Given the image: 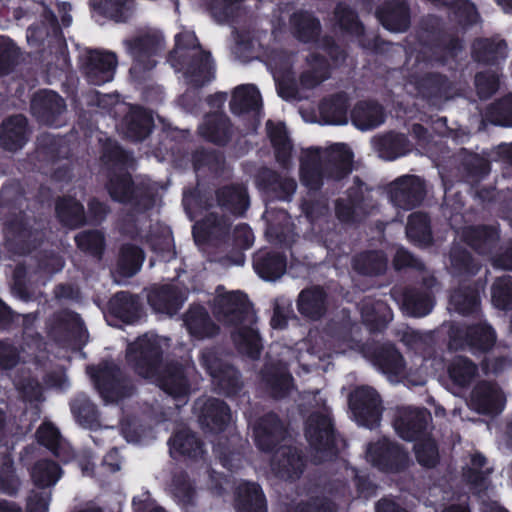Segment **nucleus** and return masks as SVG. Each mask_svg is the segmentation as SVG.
<instances>
[{"mask_svg":"<svg viewBox=\"0 0 512 512\" xmlns=\"http://www.w3.org/2000/svg\"><path fill=\"white\" fill-rule=\"evenodd\" d=\"M168 347L167 338L148 333L129 345L127 360L140 376L152 380L174 400L185 404L196 390L195 368L193 363L162 367L161 356Z\"/></svg>","mask_w":512,"mask_h":512,"instance_id":"1","label":"nucleus"},{"mask_svg":"<svg viewBox=\"0 0 512 512\" xmlns=\"http://www.w3.org/2000/svg\"><path fill=\"white\" fill-rule=\"evenodd\" d=\"M213 311L220 322L230 327L232 340L238 350L252 359L258 358L261 344L253 326L256 317L246 296L238 291L221 293L218 289Z\"/></svg>","mask_w":512,"mask_h":512,"instance_id":"2","label":"nucleus"},{"mask_svg":"<svg viewBox=\"0 0 512 512\" xmlns=\"http://www.w3.org/2000/svg\"><path fill=\"white\" fill-rule=\"evenodd\" d=\"M352 159L350 148L341 143L325 150L308 149L301 158V182L310 190H318L325 179L341 180L351 172Z\"/></svg>","mask_w":512,"mask_h":512,"instance_id":"3","label":"nucleus"},{"mask_svg":"<svg viewBox=\"0 0 512 512\" xmlns=\"http://www.w3.org/2000/svg\"><path fill=\"white\" fill-rule=\"evenodd\" d=\"M170 62L176 71H182L186 81L200 87L213 78V64L208 52L202 50L195 34L184 31L176 36V45Z\"/></svg>","mask_w":512,"mask_h":512,"instance_id":"4","label":"nucleus"},{"mask_svg":"<svg viewBox=\"0 0 512 512\" xmlns=\"http://www.w3.org/2000/svg\"><path fill=\"white\" fill-rule=\"evenodd\" d=\"M107 188L112 199L134 206L135 212L129 213L124 220V229L128 233H133L130 226L134 225L136 232L140 233L142 227L138 228V224L143 225L147 222L145 211L153 204L152 192L142 185H133L127 173L112 176Z\"/></svg>","mask_w":512,"mask_h":512,"instance_id":"5","label":"nucleus"},{"mask_svg":"<svg viewBox=\"0 0 512 512\" xmlns=\"http://www.w3.org/2000/svg\"><path fill=\"white\" fill-rule=\"evenodd\" d=\"M123 43L134 60L130 73L135 77H140L142 73L153 69L157 63L155 58L165 47L163 35L152 29L140 32Z\"/></svg>","mask_w":512,"mask_h":512,"instance_id":"6","label":"nucleus"},{"mask_svg":"<svg viewBox=\"0 0 512 512\" xmlns=\"http://www.w3.org/2000/svg\"><path fill=\"white\" fill-rule=\"evenodd\" d=\"M318 410L313 411L305 424V436L311 447L321 453L316 461L320 462L334 454V430L325 400L315 399Z\"/></svg>","mask_w":512,"mask_h":512,"instance_id":"7","label":"nucleus"},{"mask_svg":"<svg viewBox=\"0 0 512 512\" xmlns=\"http://www.w3.org/2000/svg\"><path fill=\"white\" fill-rule=\"evenodd\" d=\"M88 373L93 378L97 390L106 403L117 402L133 392V387L122 376L120 369L113 362L103 363L98 370L90 367Z\"/></svg>","mask_w":512,"mask_h":512,"instance_id":"8","label":"nucleus"},{"mask_svg":"<svg viewBox=\"0 0 512 512\" xmlns=\"http://www.w3.org/2000/svg\"><path fill=\"white\" fill-rule=\"evenodd\" d=\"M199 362L209 373L213 384L220 393L234 395L241 389V381L238 372L232 366L224 363L215 349H203L199 357Z\"/></svg>","mask_w":512,"mask_h":512,"instance_id":"9","label":"nucleus"},{"mask_svg":"<svg viewBox=\"0 0 512 512\" xmlns=\"http://www.w3.org/2000/svg\"><path fill=\"white\" fill-rule=\"evenodd\" d=\"M349 407L359 425L370 429L379 425L383 408L380 396L373 388H356L349 396Z\"/></svg>","mask_w":512,"mask_h":512,"instance_id":"10","label":"nucleus"},{"mask_svg":"<svg viewBox=\"0 0 512 512\" xmlns=\"http://www.w3.org/2000/svg\"><path fill=\"white\" fill-rule=\"evenodd\" d=\"M366 457L373 466L387 472H398L409 463L407 452L386 438L370 444Z\"/></svg>","mask_w":512,"mask_h":512,"instance_id":"11","label":"nucleus"},{"mask_svg":"<svg viewBox=\"0 0 512 512\" xmlns=\"http://www.w3.org/2000/svg\"><path fill=\"white\" fill-rule=\"evenodd\" d=\"M430 419V413L425 409L401 407L397 409L394 427L401 438L413 441L424 435Z\"/></svg>","mask_w":512,"mask_h":512,"instance_id":"12","label":"nucleus"},{"mask_svg":"<svg viewBox=\"0 0 512 512\" xmlns=\"http://www.w3.org/2000/svg\"><path fill=\"white\" fill-rule=\"evenodd\" d=\"M425 196L424 182L417 176L406 175L398 178L390 186V199L393 204L405 210L419 205Z\"/></svg>","mask_w":512,"mask_h":512,"instance_id":"13","label":"nucleus"},{"mask_svg":"<svg viewBox=\"0 0 512 512\" xmlns=\"http://www.w3.org/2000/svg\"><path fill=\"white\" fill-rule=\"evenodd\" d=\"M117 67L115 53L108 51H91L87 57L85 74L93 85H101L114 78Z\"/></svg>","mask_w":512,"mask_h":512,"instance_id":"14","label":"nucleus"},{"mask_svg":"<svg viewBox=\"0 0 512 512\" xmlns=\"http://www.w3.org/2000/svg\"><path fill=\"white\" fill-rule=\"evenodd\" d=\"M187 289L176 285H164L154 288L148 295V302L158 313L174 315L187 299Z\"/></svg>","mask_w":512,"mask_h":512,"instance_id":"15","label":"nucleus"},{"mask_svg":"<svg viewBox=\"0 0 512 512\" xmlns=\"http://www.w3.org/2000/svg\"><path fill=\"white\" fill-rule=\"evenodd\" d=\"M195 409L199 411L201 425L211 431L222 430L231 419L228 406L218 399H198Z\"/></svg>","mask_w":512,"mask_h":512,"instance_id":"16","label":"nucleus"},{"mask_svg":"<svg viewBox=\"0 0 512 512\" xmlns=\"http://www.w3.org/2000/svg\"><path fill=\"white\" fill-rule=\"evenodd\" d=\"M66 109L62 97L53 91H41L34 95L31 102L33 114L41 121L49 125H57V117Z\"/></svg>","mask_w":512,"mask_h":512,"instance_id":"17","label":"nucleus"},{"mask_svg":"<svg viewBox=\"0 0 512 512\" xmlns=\"http://www.w3.org/2000/svg\"><path fill=\"white\" fill-rule=\"evenodd\" d=\"M50 334L59 341H83L86 331L79 316L69 311L57 314L49 328Z\"/></svg>","mask_w":512,"mask_h":512,"instance_id":"18","label":"nucleus"},{"mask_svg":"<svg viewBox=\"0 0 512 512\" xmlns=\"http://www.w3.org/2000/svg\"><path fill=\"white\" fill-rule=\"evenodd\" d=\"M505 397L501 390L494 384L480 383L471 394V406L479 413L497 414L501 412Z\"/></svg>","mask_w":512,"mask_h":512,"instance_id":"19","label":"nucleus"},{"mask_svg":"<svg viewBox=\"0 0 512 512\" xmlns=\"http://www.w3.org/2000/svg\"><path fill=\"white\" fill-rule=\"evenodd\" d=\"M254 439L259 449L270 451L284 439V428L275 414H267L254 425Z\"/></svg>","mask_w":512,"mask_h":512,"instance_id":"20","label":"nucleus"},{"mask_svg":"<svg viewBox=\"0 0 512 512\" xmlns=\"http://www.w3.org/2000/svg\"><path fill=\"white\" fill-rule=\"evenodd\" d=\"M272 469L282 479H296L303 471V460L297 449L290 446L278 448L272 458Z\"/></svg>","mask_w":512,"mask_h":512,"instance_id":"21","label":"nucleus"},{"mask_svg":"<svg viewBox=\"0 0 512 512\" xmlns=\"http://www.w3.org/2000/svg\"><path fill=\"white\" fill-rule=\"evenodd\" d=\"M264 388L275 398L283 397L292 387V378L287 372L286 364H268L261 373Z\"/></svg>","mask_w":512,"mask_h":512,"instance_id":"22","label":"nucleus"},{"mask_svg":"<svg viewBox=\"0 0 512 512\" xmlns=\"http://www.w3.org/2000/svg\"><path fill=\"white\" fill-rule=\"evenodd\" d=\"M377 18L389 31L403 32L410 24L409 11L403 1L387 2L377 11Z\"/></svg>","mask_w":512,"mask_h":512,"instance_id":"23","label":"nucleus"},{"mask_svg":"<svg viewBox=\"0 0 512 512\" xmlns=\"http://www.w3.org/2000/svg\"><path fill=\"white\" fill-rule=\"evenodd\" d=\"M27 140V123L22 115L12 116L0 127V144L6 150L16 151L24 146Z\"/></svg>","mask_w":512,"mask_h":512,"instance_id":"24","label":"nucleus"},{"mask_svg":"<svg viewBox=\"0 0 512 512\" xmlns=\"http://www.w3.org/2000/svg\"><path fill=\"white\" fill-rule=\"evenodd\" d=\"M183 321L189 334L197 339L213 337L219 330L203 307L190 308L184 315Z\"/></svg>","mask_w":512,"mask_h":512,"instance_id":"25","label":"nucleus"},{"mask_svg":"<svg viewBox=\"0 0 512 512\" xmlns=\"http://www.w3.org/2000/svg\"><path fill=\"white\" fill-rule=\"evenodd\" d=\"M238 512H266V500L259 485L241 482L236 491Z\"/></svg>","mask_w":512,"mask_h":512,"instance_id":"26","label":"nucleus"},{"mask_svg":"<svg viewBox=\"0 0 512 512\" xmlns=\"http://www.w3.org/2000/svg\"><path fill=\"white\" fill-rule=\"evenodd\" d=\"M351 120L357 129L366 131L381 125L385 120V115L382 107L378 104L361 102L354 107Z\"/></svg>","mask_w":512,"mask_h":512,"instance_id":"27","label":"nucleus"},{"mask_svg":"<svg viewBox=\"0 0 512 512\" xmlns=\"http://www.w3.org/2000/svg\"><path fill=\"white\" fill-rule=\"evenodd\" d=\"M325 298V292L320 287L303 290L298 297V310L305 317L317 320L326 311Z\"/></svg>","mask_w":512,"mask_h":512,"instance_id":"28","label":"nucleus"},{"mask_svg":"<svg viewBox=\"0 0 512 512\" xmlns=\"http://www.w3.org/2000/svg\"><path fill=\"white\" fill-rule=\"evenodd\" d=\"M32 219H28L25 215H20L17 218L8 222L6 227V235L9 241L17 244L29 246L31 243L39 240L42 233L33 228Z\"/></svg>","mask_w":512,"mask_h":512,"instance_id":"29","label":"nucleus"},{"mask_svg":"<svg viewBox=\"0 0 512 512\" xmlns=\"http://www.w3.org/2000/svg\"><path fill=\"white\" fill-rule=\"evenodd\" d=\"M259 181L264 188L282 200H289L295 193L297 184L294 179L282 177L270 169H263L259 174Z\"/></svg>","mask_w":512,"mask_h":512,"instance_id":"30","label":"nucleus"},{"mask_svg":"<svg viewBox=\"0 0 512 512\" xmlns=\"http://www.w3.org/2000/svg\"><path fill=\"white\" fill-rule=\"evenodd\" d=\"M262 105L258 89L251 84L240 85L235 88L230 108L234 114L257 111Z\"/></svg>","mask_w":512,"mask_h":512,"instance_id":"31","label":"nucleus"},{"mask_svg":"<svg viewBox=\"0 0 512 512\" xmlns=\"http://www.w3.org/2000/svg\"><path fill=\"white\" fill-rule=\"evenodd\" d=\"M109 309L116 317L127 323H132L141 316L138 297L127 292L117 293L110 300Z\"/></svg>","mask_w":512,"mask_h":512,"instance_id":"32","label":"nucleus"},{"mask_svg":"<svg viewBox=\"0 0 512 512\" xmlns=\"http://www.w3.org/2000/svg\"><path fill=\"white\" fill-rule=\"evenodd\" d=\"M363 321L372 329L379 330L392 320V312L386 303L370 298L364 299L360 306Z\"/></svg>","mask_w":512,"mask_h":512,"instance_id":"33","label":"nucleus"},{"mask_svg":"<svg viewBox=\"0 0 512 512\" xmlns=\"http://www.w3.org/2000/svg\"><path fill=\"white\" fill-rule=\"evenodd\" d=\"M199 132L209 141L223 144L230 136L229 120L222 113L209 114L200 125Z\"/></svg>","mask_w":512,"mask_h":512,"instance_id":"34","label":"nucleus"},{"mask_svg":"<svg viewBox=\"0 0 512 512\" xmlns=\"http://www.w3.org/2000/svg\"><path fill=\"white\" fill-rule=\"evenodd\" d=\"M375 365L388 376L390 381H395L398 376L402 375L405 368L402 356L392 345L380 348L375 357Z\"/></svg>","mask_w":512,"mask_h":512,"instance_id":"35","label":"nucleus"},{"mask_svg":"<svg viewBox=\"0 0 512 512\" xmlns=\"http://www.w3.org/2000/svg\"><path fill=\"white\" fill-rule=\"evenodd\" d=\"M253 265L257 274L265 280L278 279L286 269L285 258L276 253H258Z\"/></svg>","mask_w":512,"mask_h":512,"instance_id":"36","label":"nucleus"},{"mask_svg":"<svg viewBox=\"0 0 512 512\" xmlns=\"http://www.w3.org/2000/svg\"><path fill=\"white\" fill-rule=\"evenodd\" d=\"M464 240L479 253H489L499 239L496 229L487 227H466L462 231Z\"/></svg>","mask_w":512,"mask_h":512,"instance_id":"37","label":"nucleus"},{"mask_svg":"<svg viewBox=\"0 0 512 512\" xmlns=\"http://www.w3.org/2000/svg\"><path fill=\"white\" fill-rule=\"evenodd\" d=\"M347 109L348 99L342 94L324 100L319 107L322 121L331 125L346 124L348 122Z\"/></svg>","mask_w":512,"mask_h":512,"instance_id":"38","label":"nucleus"},{"mask_svg":"<svg viewBox=\"0 0 512 512\" xmlns=\"http://www.w3.org/2000/svg\"><path fill=\"white\" fill-rule=\"evenodd\" d=\"M126 135L133 140H142L151 132L153 118L145 109L133 108L125 118Z\"/></svg>","mask_w":512,"mask_h":512,"instance_id":"39","label":"nucleus"},{"mask_svg":"<svg viewBox=\"0 0 512 512\" xmlns=\"http://www.w3.org/2000/svg\"><path fill=\"white\" fill-rule=\"evenodd\" d=\"M459 337L463 338L471 349L479 351L489 350L496 341L495 331L486 323L468 327Z\"/></svg>","mask_w":512,"mask_h":512,"instance_id":"40","label":"nucleus"},{"mask_svg":"<svg viewBox=\"0 0 512 512\" xmlns=\"http://www.w3.org/2000/svg\"><path fill=\"white\" fill-rule=\"evenodd\" d=\"M479 304L478 289L470 286H463L451 294L449 310L459 314L468 315L476 313L479 309Z\"/></svg>","mask_w":512,"mask_h":512,"instance_id":"41","label":"nucleus"},{"mask_svg":"<svg viewBox=\"0 0 512 512\" xmlns=\"http://www.w3.org/2000/svg\"><path fill=\"white\" fill-rule=\"evenodd\" d=\"M39 443L46 446L63 461L71 457L68 444L61 438L58 430L51 423H43L37 430Z\"/></svg>","mask_w":512,"mask_h":512,"instance_id":"42","label":"nucleus"},{"mask_svg":"<svg viewBox=\"0 0 512 512\" xmlns=\"http://www.w3.org/2000/svg\"><path fill=\"white\" fill-rule=\"evenodd\" d=\"M268 67L271 70L274 80L278 83L279 94L284 99H290L294 96L293 90H285L284 85L289 80L291 69L290 56L284 52L272 54L268 60Z\"/></svg>","mask_w":512,"mask_h":512,"instance_id":"43","label":"nucleus"},{"mask_svg":"<svg viewBox=\"0 0 512 512\" xmlns=\"http://www.w3.org/2000/svg\"><path fill=\"white\" fill-rule=\"evenodd\" d=\"M374 146L380 157L392 160L409 151V143L403 134H387L374 141Z\"/></svg>","mask_w":512,"mask_h":512,"instance_id":"44","label":"nucleus"},{"mask_svg":"<svg viewBox=\"0 0 512 512\" xmlns=\"http://www.w3.org/2000/svg\"><path fill=\"white\" fill-rule=\"evenodd\" d=\"M171 454L179 453L190 458H197L203 454L199 439L188 429L179 430L169 441Z\"/></svg>","mask_w":512,"mask_h":512,"instance_id":"45","label":"nucleus"},{"mask_svg":"<svg viewBox=\"0 0 512 512\" xmlns=\"http://www.w3.org/2000/svg\"><path fill=\"white\" fill-rule=\"evenodd\" d=\"M266 126L270 141L275 149L276 159L280 164L286 166L291 157L292 144L285 126L282 123L274 124L272 121H268Z\"/></svg>","mask_w":512,"mask_h":512,"instance_id":"46","label":"nucleus"},{"mask_svg":"<svg viewBox=\"0 0 512 512\" xmlns=\"http://www.w3.org/2000/svg\"><path fill=\"white\" fill-rule=\"evenodd\" d=\"M219 205L234 214L241 215L249 207V199L246 188L241 185L221 189L218 192Z\"/></svg>","mask_w":512,"mask_h":512,"instance_id":"47","label":"nucleus"},{"mask_svg":"<svg viewBox=\"0 0 512 512\" xmlns=\"http://www.w3.org/2000/svg\"><path fill=\"white\" fill-rule=\"evenodd\" d=\"M295 36L302 42L315 40L320 33V23L308 12L295 13L292 17Z\"/></svg>","mask_w":512,"mask_h":512,"instance_id":"48","label":"nucleus"},{"mask_svg":"<svg viewBox=\"0 0 512 512\" xmlns=\"http://www.w3.org/2000/svg\"><path fill=\"white\" fill-rule=\"evenodd\" d=\"M473 55L479 62L493 63L506 57V45L502 41L479 39L473 44Z\"/></svg>","mask_w":512,"mask_h":512,"instance_id":"49","label":"nucleus"},{"mask_svg":"<svg viewBox=\"0 0 512 512\" xmlns=\"http://www.w3.org/2000/svg\"><path fill=\"white\" fill-rule=\"evenodd\" d=\"M450 379L458 386H468L477 375L476 365L468 358L455 357L448 368Z\"/></svg>","mask_w":512,"mask_h":512,"instance_id":"50","label":"nucleus"},{"mask_svg":"<svg viewBox=\"0 0 512 512\" xmlns=\"http://www.w3.org/2000/svg\"><path fill=\"white\" fill-rule=\"evenodd\" d=\"M144 260L143 251L133 245H125L121 249L118 261V270L125 277L135 275L141 268Z\"/></svg>","mask_w":512,"mask_h":512,"instance_id":"51","label":"nucleus"},{"mask_svg":"<svg viewBox=\"0 0 512 512\" xmlns=\"http://www.w3.org/2000/svg\"><path fill=\"white\" fill-rule=\"evenodd\" d=\"M353 266L359 273L378 275L387 267V259L382 252H367L354 259Z\"/></svg>","mask_w":512,"mask_h":512,"instance_id":"52","label":"nucleus"},{"mask_svg":"<svg viewBox=\"0 0 512 512\" xmlns=\"http://www.w3.org/2000/svg\"><path fill=\"white\" fill-rule=\"evenodd\" d=\"M308 67L301 75V84L306 88H312L328 77V65L323 58L312 55L307 59Z\"/></svg>","mask_w":512,"mask_h":512,"instance_id":"53","label":"nucleus"},{"mask_svg":"<svg viewBox=\"0 0 512 512\" xmlns=\"http://www.w3.org/2000/svg\"><path fill=\"white\" fill-rule=\"evenodd\" d=\"M492 472L490 467H486V458L476 453L471 457V466L465 471L464 476L467 481L473 485L475 490L480 491L486 487L488 476Z\"/></svg>","mask_w":512,"mask_h":512,"instance_id":"54","label":"nucleus"},{"mask_svg":"<svg viewBox=\"0 0 512 512\" xmlns=\"http://www.w3.org/2000/svg\"><path fill=\"white\" fill-rule=\"evenodd\" d=\"M433 307V301L428 293L407 292L403 298L404 311L414 317L427 315Z\"/></svg>","mask_w":512,"mask_h":512,"instance_id":"55","label":"nucleus"},{"mask_svg":"<svg viewBox=\"0 0 512 512\" xmlns=\"http://www.w3.org/2000/svg\"><path fill=\"white\" fill-rule=\"evenodd\" d=\"M59 219L68 226H77L84 221L83 206L72 198H63L56 205Z\"/></svg>","mask_w":512,"mask_h":512,"instance_id":"56","label":"nucleus"},{"mask_svg":"<svg viewBox=\"0 0 512 512\" xmlns=\"http://www.w3.org/2000/svg\"><path fill=\"white\" fill-rule=\"evenodd\" d=\"M321 341L325 345V351L322 353L321 349L318 348L317 353H319V358L326 355L329 356L331 352L346 353L348 350L360 349V345L357 341L342 333L321 337Z\"/></svg>","mask_w":512,"mask_h":512,"instance_id":"57","label":"nucleus"},{"mask_svg":"<svg viewBox=\"0 0 512 512\" xmlns=\"http://www.w3.org/2000/svg\"><path fill=\"white\" fill-rule=\"evenodd\" d=\"M60 477V467L51 461H39L32 470L34 483L43 488L55 485Z\"/></svg>","mask_w":512,"mask_h":512,"instance_id":"58","label":"nucleus"},{"mask_svg":"<svg viewBox=\"0 0 512 512\" xmlns=\"http://www.w3.org/2000/svg\"><path fill=\"white\" fill-rule=\"evenodd\" d=\"M493 305L502 310L512 309V277L498 278L492 285L491 291Z\"/></svg>","mask_w":512,"mask_h":512,"instance_id":"59","label":"nucleus"},{"mask_svg":"<svg viewBox=\"0 0 512 512\" xmlns=\"http://www.w3.org/2000/svg\"><path fill=\"white\" fill-rule=\"evenodd\" d=\"M406 234L408 238L418 244H427L430 241V228L426 215L415 213L409 217Z\"/></svg>","mask_w":512,"mask_h":512,"instance_id":"60","label":"nucleus"},{"mask_svg":"<svg viewBox=\"0 0 512 512\" xmlns=\"http://www.w3.org/2000/svg\"><path fill=\"white\" fill-rule=\"evenodd\" d=\"M415 441L414 450L418 462L426 467L435 466L439 459V453L434 440L421 435Z\"/></svg>","mask_w":512,"mask_h":512,"instance_id":"61","label":"nucleus"},{"mask_svg":"<svg viewBox=\"0 0 512 512\" xmlns=\"http://www.w3.org/2000/svg\"><path fill=\"white\" fill-rule=\"evenodd\" d=\"M170 491L177 501L183 504L191 503L196 495L195 487L188 475L182 472L174 475Z\"/></svg>","mask_w":512,"mask_h":512,"instance_id":"62","label":"nucleus"},{"mask_svg":"<svg viewBox=\"0 0 512 512\" xmlns=\"http://www.w3.org/2000/svg\"><path fill=\"white\" fill-rule=\"evenodd\" d=\"M334 19L340 29L356 35L362 33V26L357 15L348 6L339 4L335 9Z\"/></svg>","mask_w":512,"mask_h":512,"instance_id":"63","label":"nucleus"},{"mask_svg":"<svg viewBox=\"0 0 512 512\" xmlns=\"http://www.w3.org/2000/svg\"><path fill=\"white\" fill-rule=\"evenodd\" d=\"M72 412L77 421L86 427H91L97 422L95 406L85 396L77 397L72 403Z\"/></svg>","mask_w":512,"mask_h":512,"instance_id":"64","label":"nucleus"}]
</instances>
